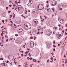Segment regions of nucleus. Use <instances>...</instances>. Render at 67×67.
Returning a JSON list of instances; mask_svg holds the SVG:
<instances>
[{"label": "nucleus", "mask_w": 67, "mask_h": 67, "mask_svg": "<svg viewBox=\"0 0 67 67\" xmlns=\"http://www.w3.org/2000/svg\"><path fill=\"white\" fill-rule=\"evenodd\" d=\"M37 10H40L43 9V5L41 4L38 5L37 7Z\"/></svg>", "instance_id": "nucleus-1"}, {"label": "nucleus", "mask_w": 67, "mask_h": 67, "mask_svg": "<svg viewBox=\"0 0 67 67\" xmlns=\"http://www.w3.org/2000/svg\"><path fill=\"white\" fill-rule=\"evenodd\" d=\"M30 46L31 47H33L34 46V42L33 41H31L30 43Z\"/></svg>", "instance_id": "nucleus-2"}, {"label": "nucleus", "mask_w": 67, "mask_h": 67, "mask_svg": "<svg viewBox=\"0 0 67 67\" xmlns=\"http://www.w3.org/2000/svg\"><path fill=\"white\" fill-rule=\"evenodd\" d=\"M23 31V29L22 28H20L18 29V33H21Z\"/></svg>", "instance_id": "nucleus-3"}, {"label": "nucleus", "mask_w": 67, "mask_h": 67, "mask_svg": "<svg viewBox=\"0 0 67 67\" xmlns=\"http://www.w3.org/2000/svg\"><path fill=\"white\" fill-rule=\"evenodd\" d=\"M47 35L48 36H50L52 34V31H48L47 32Z\"/></svg>", "instance_id": "nucleus-4"}, {"label": "nucleus", "mask_w": 67, "mask_h": 67, "mask_svg": "<svg viewBox=\"0 0 67 67\" xmlns=\"http://www.w3.org/2000/svg\"><path fill=\"white\" fill-rule=\"evenodd\" d=\"M26 27H28V29H31V24H29V26L27 25H26Z\"/></svg>", "instance_id": "nucleus-5"}, {"label": "nucleus", "mask_w": 67, "mask_h": 67, "mask_svg": "<svg viewBox=\"0 0 67 67\" xmlns=\"http://www.w3.org/2000/svg\"><path fill=\"white\" fill-rule=\"evenodd\" d=\"M58 20L61 23H63V20H60V19H58Z\"/></svg>", "instance_id": "nucleus-6"}, {"label": "nucleus", "mask_w": 67, "mask_h": 67, "mask_svg": "<svg viewBox=\"0 0 67 67\" xmlns=\"http://www.w3.org/2000/svg\"><path fill=\"white\" fill-rule=\"evenodd\" d=\"M34 22L35 23H36V24H38V21H37V19L35 20H34Z\"/></svg>", "instance_id": "nucleus-7"}, {"label": "nucleus", "mask_w": 67, "mask_h": 67, "mask_svg": "<svg viewBox=\"0 0 67 67\" xmlns=\"http://www.w3.org/2000/svg\"><path fill=\"white\" fill-rule=\"evenodd\" d=\"M46 44L47 46V47H48V48L50 47V44L49 43H46Z\"/></svg>", "instance_id": "nucleus-8"}, {"label": "nucleus", "mask_w": 67, "mask_h": 67, "mask_svg": "<svg viewBox=\"0 0 67 67\" xmlns=\"http://www.w3.org/2000/svg\"><path fill=\"white\" fill-rule=\"evenodd\" d=\"M37 33L35 31H34V32H33L32 33V34L33 35H36Z\"/></svg>", "instance_id": "nucleus-9"}, {"label": "nucleus", "mask_w": 67, "mask_h": 67, "mask_svg": "<svg viewBox=\"0 0 67 67\" xmlns=\"http://www.w3.org/2000/svg\"><path fill=\"white\" fill-rule=\"evenodd\" d=\"M62 6V7H67V5H66V4H64V5H63Z\"/></svg>", "instance_id": "nucleus-10"}, {"label": "nucleus", "mask_w": 67, "mask_h": 67, "mask_svg": "<svg viewBox=\"0 0 67 67\" xmlns=\"http://www.w3.org/2000/svg\"><path fill=\"white\" fill-rule=\"evenodd\" d=\"M57 37L58 39H60V36H59L58 35H58L57 36Z\"/></svg>", "instance_id": "nucleus-11"}, {"label": "nucleus", "mask_w": 67, "mask_h": 67, "mask_svg": "<svg viewBox=\"0 0 67 67\" xmlns=\"http://www.w3.org/2000/svg\"><path fill=\"white\" fill-rule=\"evenodd\" d=\"M27 62L25 63L24 64V66H27Z\"/></svg>", "instance_id": "nucleus-12"}, {"label": "nucleus", "mask_w": 67, "mask_h": 67, "mask_svg": "<svg viewBox=\"0 0 67 67\" xmlns=\"http://www.w3.org/2000/svg\"><path fill=\"white\" fill-rule=\"evenodd\" d=\"M10 39L11 40V41H12V42L13 41H14V40H15L14 39L12 38H10Z\"/></svg>", "instance_id": "nucleus-13"}, {"label": "nucleus", "mask_w": 67, "mask_h": 67, "mask_svg": "<svg viewBox=\"0 0 67 67\" xmlns=\"http://www.w3.org/2000/svg\"><path fill=\"white\" fill-rule=\"evenodd\" d=\"M15 10L16 11H19V9L18 8H15Z\"/></svg>", "instance_id": "nucleus-14"}, {"label": "nucleus", "mask_w": 67, "mask_h": 67, "mask_svg": "<svg viewBox=\"0 0 67 67\" xmlns=\"http://www.w3.org/2000/svg\"><path fill=\"white\" fill-rule=\"evenodd\" d=\"M31 4L30 3V2H29V3L28 4H27V5H31Z\"/></svg>", "instance_id": "nucleus-15"}, {"label": "nucleus", "mask_w": 67, "mask_h": 67, "mask_svg": "<svg viewBox=\"0 0 67 67\" xmlns=\"http://www.w3.org/2000/svg\"><path fill=\"white\" fill-rule=\"evenodd\" d=\"M57 27L54 26L53 27L54 29H55V30H57Z\"/></svg>", "instance_id": "nucleus-16"}, {"label": "nucleus", "mask_w": 67, "mask_h": 67, "mask_svg": "<svg viewBox=\"0 0 67 67\" xmlns=\"http://www.w3.org/2000/svg\"><path fill=\"white\" fill-rule=\"evenodd\" d=\"M48 9H49V8H46L45 9V10H46L47 11H48Z\"/></svg>", "instance_id": "nucleus-17"}, {"label": "nucleus", "mask_w": 67, "mask_h": 67, "mask_svg": "<svg viewBox=\"0 0 67 67\" xmlns=\"http://www.w3.org/2000/svg\"><path fill=\"white\" fill-rule=\"evenodd\" d=\"M41 29L42 31H44L45 29V27H43V28H41Z\"/></svg>", "instance_id": "nucleus-18"}, {"label": "nucleus", "mask_w": 67, "mask_h": 67, "mask_svg": "<svg viewBox=\"0 0 67 67\" xmlns=\"http://www.w3.org/2000/svg\"><path fill=\"white\" fill-rule=\"evenodd\" d=\"M30 2V3L32 4V1L31 0H30L29 1Z\"/></svg>", "instance_id": "nucleus-19"}, {"label": "nucleus", "mask_w": 67, "mask_h": 67, "mask_svg": "<svg viewBox=\"0 0 67 67\" xmlns=\"http://www.w3.org/2000/svg\"><path fill=\"white\" fill-rule=\"evenodd\" d=\"M48 11L49 12H51V9H50L49 8L48 10Z\"/></svg>", "instance_id": "nucleus-20"}, {"label": "nucleus", "mask_w": 67, "mask_h": 67, "mask_svg": "<svg viewBox=\"0 0 67 67\" xmlns=\"http://www.w3.org/2000/svg\"><path fill=\"white\" fill-rule=\"evenodd\" d=\"M18 23L19 24L21 23V20H19V21H18Z\"/></svg>", "instance_id": "nucleus-21"}, {"label": "nucleus", "mask_w": 67, "mask_h": 67, "mask_svg": "<svg viewBox=\"0 0 67 67\" xmlns=\"http://www.w3.org/2000/svg\"><path fill=\"white\" fill-rule=\"evenodd\" d=\"M2 15L3 16H4V17H5V14H3Z\"/></svg>", "instance_id": "nucleus-22"}, {"label": "nucleus", "mask_w": 67, "mask_h": 67, "mask_svg": "<svg viewBox=\"0 0 67 67\" xmlns=\"http://www.w3.org/2000/svg\"><path fill=\"white\" fill-rule=\"evenodd\" d=\"M43 54L42 53H41L40 54V56L41 57H43Z\"/></svg>", "instance_id": "nucleus-23"}, {"label": "nucleus", "mask_w": 67, "mask_h": 67, "mask_svg": "<svg viewBox=\"0 0 67 67\" xmlns=\"http://www.w3.org/2000/svg\"><path fill=\"white\" fill-rule=\"evenodd\" d=\"M13 15H14L13 16V17H14H14H15V14H14V13H13Z\"/></svg>", "instance_id": "nucleus-24"}, {"label": "nucleus", "mask_w": 67, "mask_h": 67, "mask_svg": "<svg viewBox=\"0 0 67 67\" xmlns=\"http://www.w3.org/2000/svg\"><path fill=\"white\" fill-rule=\"evenodd\" d=\"M65 44H66V42H65L63 43V45H64V46H65Z\"/></svg>", "instance_id": "nucleus-25"}, {"label": "nucleus", "mask_w": 67, "mask_h": 67, "mask_svg": "<svg viewBox=\"0 0 67 67\" xmlns=\"http://www.w3.org/2000/svg\"><path fill=\"white\" fill-rule=\"evenodd\" d=\"M18 7H20V8H22V6H21V5H18Z\"/></svg>", "instance_id": "nucleus-26"}, {"label": "nucleus", "mask_w": 67, "mask_h": 67, "mask_svg": "<svg viewBox=\"0 0 67 67\" xmlns=\"http://www.w3.org/2000/svg\"><path fill=\"white\" fill-rule=\"evenodd\" d=\"M49 59H48V60H47V62L49 63Z\"/></svg>", "instance_id": "nucleus-27"}, {"label": "nucleus", "mask_w": 67, "mask_h": 67, "mask_svg": "<svg viewBox=\"0 0 67 67\" xmlns=\"http://www.w3.org/2000/svg\"><path fill=\"white\" fill-rule=\"evenodd\" d=\"M25 45H24V46H23V47H24V48H25Z\"/></svg>", "instance_id": "nucleus-28"}, {"label": "nucleus", "mask_w": 67, "mask_h": 67, "mask_svg": "<svg viewBox=\"0 0 67 67\" xmlns=\"http://www.w3.org/2000/svg\"><path fill=\"white\" fill-rule=\"evenodd\" d=\"M56 33V32L55 31H54L53 32V34H55V33Z\"/></svg>", "instance_id": "nucleus-29"}, {"label": "nucleus", "mask_w": 67, "mask_h": 67, "mask_svg": "<svg viewBox=\"0 0 67 67\" xmlns=\"http://www.w3.org/2000/svg\"><path fill=\"white\" fill-rule=\"evenodd\" d=\"M30 39H33V36H31V37H30Z\"/></svg>", "instance_id": "nucleus-30"}, {"label": "nucleus", "mask_w": 67, "mask_h": 67, "mask_svg": "<svg viewBox=\"0 0 67 67\" xmlns=\"http://www.w3.org/2000/svg\"><path fill=\"white\" fill-rule=\"evenodd\" d=\"M64 58H65V57H66V55H65V54L64 55Z\"/></svg>", "instance_id": "nucleus-31"}, {"label": "nucleus", "mask_w": 67, "mask_h": 67, "mask_svg": "<svg viewBox=\"0 0 67 67\" xmlns=\"http://www.w3.org/2000/svg\"><path fill=\"white\" fill-rule=\"evenodd\" d=\"M34 37L35 38L34 39V40H35L36 38V37Z\"/></svg>", "instance_id": "nucleus-32"}, {"label": "nucleus", "mask_w": 67, "mask_h": 67, "mask_svg": "<svg viewBox=\"0 0 67 67\" xmlns=\"http://www.w3.org/2000/svg\"><path fill=\"white\" fill-rule=\"evenodd\" d=\"M27 53H28V52L26 51V52H25V54H27Z\"/></svg>", "instance_id": "nucleus-33"}, {"label": "nucleus", "mask_w": 67, "mask_h": 67, "mask_svg": "<svg viewBox=\"0 0 67 67\" xmlns=\"http://www.w3.org/2000/svg\"><path fill=\"white\" fill-rule=\"evenodd\" d=\"M21 56H22L23 57L24 56V55H23V54H21Z\"/></svg>", "instance_id": "nucleus-34"}, {"label": "nucleus", "mask_w": 67, "mask_h": 67, "mask_svg": "<svg viewBox=\"0 0 67 67\" xmlns=\"http://www.w3.org/2000/svg\"><path fill=\"white\" fill-rule=\"evenodd\" d=\"M58 35L59 36H62V35H61V34H60L59 35L58 34Z\"/></svg>", "instance_id": "nucleus-35"}, {"label": "nucleus", "mask_w": 67, "mask_h": 67, "mask_svg": "<svg viewBox=\"0 0 67 67\" xmlns=\"http://www.w3.org/2000/svg\"><path fill=\"white\" fill-rule=\"evenodd\" d=\"M4 32H5L4 31H2V34H4Z\"/></svg>", "instance_id": "nucleus-36"}, {"label": "nucleus", "mask_w": 67, "mask_h": 67, "mask_svg": "<svg viewBox=\"0 0 67 67\" xmlns=\"http://www.w3.org/2000/svg\"><path fill=\"white\" fill-rule=\"evenodd\" d=\"M14 63H15V65H16V64L17 63L16 62H15V61H14Z\"/></svg>", "instance_id": "nucleus-37"}, {"label": "nucleus", "mask_w": 67, "mask_h": 67, "mask_svg": "<svg viewBox=\"0 0 67 67\" xmlns=\"http://www.w3.org/2000/svg\"><path fill=\"white\" fill-rule=\"evenodd\" d=\"M58 46H60V44H58Z\"/></svg>", "instance_id": "nucleus-38"}, {"label": "nucleus", "mask_w": 67, "mask_h": 67, "mask_svg": "<svg viewBox=\"0 0 67 67\" xmlns=\"http://www.w3.org/2000/svg\"><path fill=\"white\" fill-rule=\"evenodd\" d=\"M15 36H18V34H16Z\"/></svg>", "instance_id": "nucleus-39"}, {"label": "nucleus", "mask_w": 67, "mask_h": 67, "mask_svg": "<svg viewBox=\"0 0 67 67\" xmlns=\"http://www.w3.org/2000/svg\"><path fill=\"white\" fill-rule=\"evenodd\" d=\"M6 42H8L9 40L8 39L6 40Z\"/></svg>", "instance_id": "nucleus-40"}, {"label": "nucleus", "mask_w": 67, "mask_h": 67, "mask_svg": "<svg viewBox=\"0 0 67 67\" xmlns=\"http://www.w3.org/2000/svg\"><path fill=\"white\" fill-rule=\"evenodd\" d=\"M8 9H9V8H8V7H7L6 8V10H8Z\"/></svg>", "instance_id": "nucleus-41"}, {"label": "nucleus", "mask_w": 67, "mask_h": 67, "mask_svg": "<svg viewBox=\"0 0 67 67\" xmlns=\"http://www.w3.org/2000/svg\"><path fill=\"white\" fill-rule=\"evenodd\" d=\"M3 36V35L2 34H1V36Z\"/></svg>", "instance_id": "nucleus-42"}, {"label": "nucleus", "mask_w": 67, "mask_h": 67, "mask_svg": "<svg viewBox=\"0 0 67 67\" xmlns=\"http://www.w3.org/2000/svg\"><path fill=\"white\" fill-rule=\"evenodd\" d=\"M55 41H53V44H55Z\"/></svg>", "instance_id": "nucleus-43"}, {"label": "nucleus", "mask_w": 67, "mask_h": 67, "mask_svg": "<svg viewBox=\"0 0 67 67\" xmlns=\"http://www.w3.org/2000/svg\"><path fill=\"white\" fill-rule=\"evenodd\" d=\"M52 10H53V12L55 11V10H54V8H52Z\"/></svg>", "instance_id": "nucleus-44"}, {"label": "nucleus", "mask_w": 67, "mask_h": 67, "mask_svg": "<svg viewBox=\"0 0 67 67\" xmlns=\"http://www.w3.org/2000/svg\"><path fill=\"white\" fill-rule=\"evenodd\" d=\"M19 10H20V9H21V7H19L18 8Z\"/></svg>", "instance_id": "nucleus-45"}, {"label": "nucleus", "mask_w": 67, "mask_h": 67, "mask_svg": "<svg viewBox=\"0 0 67 67\" xmlns=\"http://www.w3.org/2000/svg\"><path fill=\"white\" fill-rule=\"evenodd\" d=\"M53 58V57H52L51 58V59H52Z\"/></svg>", "instance_id": "nucleus-46"}, {"label": "nucleus", "mask_w": 67, "mask_h": 67, "mask_svg": "<svg viewBox=\"0 0 67 67\" xmlns=\"http://www.w3.org/2000/svg\"><path fill=\"white\" fill-rule=\"evenodd\" d=\"M34 60H35V59H33V60H32L33 62H34Z\"/></svg>", "instance_id": "nucleus-47"}, {"label": "nucleus", "mask_w": 67, "mask_h": 67, "mask_svg": "<svg viewBox=\"0 0 67 67\" xmlns=\"http://www.w3.org/2000/svg\"><path fill=\"white\" fill-rule=\"evenodd\" d=\"M34 62H36V60L35 59V61H34Z\"/></svg>", "instance_id": "nucleus-48"}, {"label": "nucleus", "mask_w": 67, "mask_h": 67, "mask_svg": "<svg viewBox=\"0 0 67 67\" xmlns=\"http://www.w3.org/2000/svg\"><path fill=\"white\" fill-rule=\"evenodd\" d=\"M2 22H3V23H4V20H2Z\"/></svg>", "instance_id": "nucleus-49"}, {"label": "nucleus", "mask_w": 67, "mask_h": 67, "mask_svg": "<svg viewBox=\"0 0 67 67\" xmlns=\"http://www.w3.org/2000/svg\"><path fill=\"white\" fill-rule=\"evenodd\" d=\"M53 47H54L55 48V47H56L54 45H53Z\"/></svg>", "instance_id": "nucleus-50"}, {"label": "nucleus", "mask_w": 67, "mask_h": 67, "mask_svg": "<svg viewBox=\"0 0 67 67\" xmlns=\"http://www.w3.org/2000/svg\"><path fill=\"white\" fill-rule=\"evenodd\" d=\"M9 6L10 7H11L12 5H9Z\"/></svg>", "instance_id": "nucleus-51"}, {"label": "nucleus", "mask_w": 67, "mask_h": 67, "mask_svg": "<svg viewBox=\"0 0 67 67\" xmlns=\"http://www.w3.org/2000/svg\"><path fill=\"white\" fill-rule=\"evenodd\" d=\"M20 52H21L22 53H23V51H20Z\"/></svg>", "instance_id": "nucleus-52"}, {"label": "nucleus", "mask_w": 67, "mask_h": 67, "mask_svg": "<svg viewBox=\"0 0 67 67\" xmlns=\"http://www.w3.org/2000/svg\"><path fill=\"white\" fill-rule=\"evenodd\" d=\"M53 50L54 51H55V48H54L53 49Z\"/></svg>", "instance_id": "nucleus-53"}, {"label": "nucleus", "mask_w": 67, "mask_h": 67, "mask_svg": "<svg viewBox=\"0 0 67 67\" xmlns=\"http://www.w3.org/2000/svg\"><path fill=\"white\" fill-rule=\"evenodd\" d=\"M59 10L60 11V10H62V8H60V9H59Z\"/></svg>", "instance_id": "nucleus-54"}, {"label": "nucleus", "mask_w": 67, "mask_h": 67, "mask_svg": "<svg viewBox=\"0 0 67 67\" xmlns=\"http://www.w3.org/2000/svg\"><path fill=\"white\" fill-rule=\"evenodd\" d=\"M46 3H48V1H47L46 2Z\"/></svg>", "instance_id": "nucleus-55"}, {"label": "nucleus", "mask_w": 67, "mask_h": 67, "mask_svg": "<svg viewBox=\"0 0 67 67\" xmlns=\"http://www.w3.org/2000/svg\"><path fill=\"white\" fill-rule=\"evenodd\" d=\"M51 54H52V55H54V54L53 53V52H52L51 53Z\"/></svg>", "instance_id": "nucleus-56"}, {"label": "nucleus", "mask_w": 67, "mask_h": 67, "mask_svg": "<svg viewBox=\"0 0 67 67\" xmlns=\"http://www.w3.org/2000/svg\"><path fill=\"white\" fill-rule=\"evenodd\" d=\"M1 59L2 60H3V58H1Z\"/></svg>", "instance_id": "nucleus-57"}, {"label": "nucleus", "mask_w": 67, "mask_h": 67, "mask_svg": "<svg viewBox=\"0 0 67 67\" xmlns=\"http://www.w3.org/2000/svg\"><path fill=\"white\" fill-rule=\"evenodd\" d=\"M6 34H8V32H7V31H6Z\"/></svg>", "instance_id": "nucleus-58"}, {"label": "nucleus", "mask_w": 67, "mask_h": 67, "mask_svg": "<svg viewBox=\"0 0 67 67\" xmlns=\"http://www.w3.org/2000/svg\"><path fill=\"white\" fill-rule=\"evenodd\" d=\"M32 59H33V58H30V60H32Z\"/></svg>", "instance_id": "nucleus-59"}, {"label": "nucleus", "mask_w": 67, "mask_h": 67, "mask_svg": "<svg viewBox=\"0 0 67 67\" xmlns=\"http://www.w3.org/2000/svg\"><path fill=\"white\" fill-rule=\"evenodd\" d=\"M65 35H67V33H66V32H65Z\"/></svg>", "instance_id": "nucleus-60"}, {"label": "nucleus", "mask_w": 67, "mask_h": 67, "mask_svg": "<svg viewBox=\"0 0 67 67\" xmlns=\"http://www.w3.org/2000/svg\"><path fill=\"white\" fill-rule=\"evenodd\" d=\"M14 26H16V25H15V24H14Z\"/></svg>", "instance_id": "nucleus-61"}, {"label": "nucleus", "mask_w": 67, "mask_h": 67, "mask_svg": "<svg viewBox=\"0 0 67 67\" xmlns=\"http://www.w3.org/2000/svg\"><path fill=\"white\" fill-rule=\"evenodd\" d=\"M13 7H15V4H14Z\"/></svg>", "instance_id": "nucleus-62"}, {"label": "nucleus", "mask_w": 67, "mask_h": 67, "mask_svg": "<svg viewBox=\"0 0 67 67\" xmlns=\"http://www.w3.org/2000/svg\"><path fill=\"white\" fill-rule=\"evenodd\" d=\"M27 50H28V51H30V49H29V48L27 49Z\"/></svg>", "instance_id": "nucleus-63"}, {"label": "nucleus", "mask_w": 67, "mask_h": 67, "mask_svg": "<svg viewBox=\"0 0 67 67\" xmlns=\"http://www.w3.org/2000/svg\"><path fill=\"white\" fill-rule=\"evenodd\" d=\"M66 63H67V61H66L65 62V64H66Z\"/></svg>", "instance_id": "nucleus-64"}]
</instances>
